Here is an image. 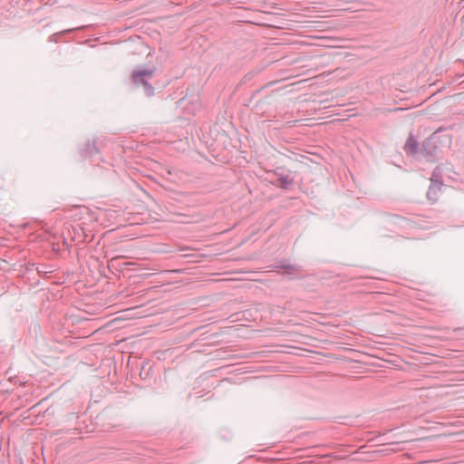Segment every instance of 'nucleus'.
Instances as JSON below:
<instances>
[{"instance_id":"9","label":"nucleus","mask_w":464,"mask_h":464,"mask_svg":"<svg viewBox=\"0 0 464 464\" xmlns=\"http://www.w3.org/2000/svg\"><path fill=\"white\" fill-rule=\"evenodd\" d=\"M37 271H38V273H49V272H50V271H46V270H44V267H42L41 269L38 267V268H37Z\"/></svg>"},{"instance_id":"1","label":"nucleus","mask_w":464,"mask_h":464,"mask_svg":"<svg viewBox=\"0 0 464 464\" xmlns=\"http://www.w3.org/2000/svg\"><path fill=\"white\" fill-rule=\"evenodd\" d=\"M154 69H136L131 73V80L137 86H142L144 88L145 94L149 97L154 95V87L150 81L154 76Z\"/></svg>"},{"instance_id":"10","label":"nucleus","mask_w":464,"mask_h":464,"mask_svg":"<svg viewBox=\"0 0 464 464\" xmlns=\"http://www.w3.org/2000/svg\"><path fill=\"white\" fill-rule=\"evenodd\" d=\"M400 442L398 441H395V442H392V444H399Z\"/></svg>"},{"instance_id":"4","label":"nucleus","mask_w":464,"mask_h":464,"mask_svg":"<svg viewBox=\"0 0 464 464\" xmlns=\"http://www.w3.org/2000/svg\"><path fill=\"white\" fill-rule=\"evenodd\" d=\"M275 268L284 269L289 275H294V272L298 271L300 266L297 265H293L288 259H283L276 263Z\"/></svg>"},{"instance_id":"7","label":"nucleus","mask_w":464,"mask_h":464,"mask_svg":"<svg viewBox=\"0 0 464 464\" xmlns=\"http://www.w3.org/2000/svg\"><path fill=\"white\" fill-rule=\"evenodd\" d=\"M438 168H436L430 178V184L435 185L438 189L441 188L443 184L441 176L437 172Z\"/></svg>"},{"instance_id":"2","label":"nucleus","mask_w":464,"mask_h":464,"mask_svg":"<svg viewBox=\"0 0 464 464\" xmlns=\"http://www.w3.org/2000/svg\"><path fill=\"white\" fill-rule=\"evenodd\" d=\"M440 151L437 137L431 136L422 142L420 153L428 161H436Z\"/></svg>"},{"instance_id":"5","label":"nucleus","mask_w":464,"mask_h":464,"mask_svg":"<svg viewBox=\"0 0 464 464\" xmlns=\"http://www.w3.org/2000/svg\"><path fill=\"white\" fill-rule=\"evenodd\" d=\"M419 150L417 140L411 134L404 145V150L408 155H415Z\"/></svg>"},{"instance_id":"6","label":"nucleus","mask_w":464,"mask_h":464,"mask_svg":"<svg viewBox=\"0 0 464 464\" xmlns=\"http://www.w3.org/2000/svg\"><path fill=\"white\" fill-rule=\"evenodd\" d=\"M99 152L98 149H97V146H96V143H95V140H93L92 142H91L90 140H88L86 143H85V146L82 150H81V155L84 158H91V157H93L94 155H96L97 153Z\"/></svg>"},{"instance_id":"3","label":"nucleus","mask_w":464,"mask_h":464,"mask_svg":"<svg viewBox=\"0 0 464 464\" xmlns=\"http://www.w3.org/2000/svg\"><path fill=\"white\" fill-rule=\"evenodd\" d=\"M274 175L277 179L276 182H275L274 185L281 188L288 189L294 184V178L291 175V171L285 169V168H276L274 170Z\"/></svg>"},{"instance_id":"8","label":"nucleus","mask_w":464,"mask_h":464,"mask_svg":"<svg viewBox=\"0 0 464 464\" xmlns=\"http://www.w3.org/2000/svg\"><path fill=\"white\" fill-rule=\"evenodd\" d=\"M440 189H438L435 185L430 184V188H429V189L427 191V198H428V199L432 201V202H436L437 199H438V191Z\"/></svg>"}]
</instances>
